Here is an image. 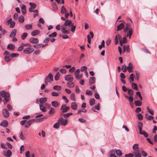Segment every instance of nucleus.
Masks as SVG:
<instances>
[{"label": "nucleus", "instance_id": "774afa93", "mask_svg": "<svg viewBox=\"0 0 157 157\" xmlns=\"http://www.w3.org/2000/svg\"><path fill=\"white\" fill-rule=\"evenodd\" d=\"M125 157H133L134 156L133 154L132 153H130L125 155Z\"/></svg>", "mask_w": 157, "mask_h": 157}, {"label": "nucleus", "instance_id": "8fccbe9b", "mask_svg": "<svg viewBox=\"0 0 157 157\" xmlns=\"http://www.w3.org/2000/svg\"><path fill=\"white\" fill-rule=\"evenodd\" d=\"M36 119H33L32 120H30L28 121L27 123L29 124L30 126L31 124H32L33 122H34L35 121H36Z\"/></svg>", "mask_w": 157, "mask_h": 157}, {"label": "nucleus", "instance_id": "864d4df0", "mask_svg": "<svg viewBox=\"0 0 157 157\" xmlns=\"http://www.w3.org/2000/svg\"><path fill=\"white\" fill-rule=\"evenodd\" d=\"M61 87L60 86L55 85L53 87V89L55 90H61Z\"/></svg>", "mask_w": 157, "mask_h": 157}, {"label": "nucleus", "instance_id": "a211bd4d", "mask_svg": "<svg viewBox=\"0 0 157 157\" xmlns=\"http://www.w3.org/2000/svg\"><path fill=\"white\" fill-rule=\"evenodd\" d=\"M132 29L131 28V25L128 23L126 24L125 27L124 29V32H126L128 31V30L129 29Z\"/></svg>", "mask_w": 157, "mask_h": 157}, {"label": "nucleus", "instance_id": "0eeeda50", "mask_svg": "<svg viewBox=\"0 0 157 157\" xmlns=\"http://www.w3.org/2000/svg\"><path fill=\"white\" fill-rule=\"evenodd\" d=\"M6 97H4V98L3 100V102L4 104L6 105L7 102L10 100V94H7Z\"/></svg>", "mask_w": 157, "mask_h": 157}, {"label": "nucleus", "instance_id": "f03ea898", "mask_svg": "<svg viewBox=\"0 0 157 157\" xmlns=\"http://www.w3.org/2000/svg\"><path fill=\"white\" fill-rule=\"evenodd\" d=\"M63 25L66 26H68L70 27H71V31L72 32H74L76 28V26L73 25L72 23V21L69 19L66 20L63 24Z\"/></svg>", "mask_w": 157, "mask_h": 157}, {"label": "nucleus", "instance_id": "72a5a7b5", "mask_svg": "<svg viewBox=\"0 0 157 157\" xmlns=\"http://www.w3.org/2000/svg\"><path fill=\"white\" fill-rule=\"evenodd\" d=\"M132 87L133 89L135 90H138L137 85L134 82H132Z\"/></svg>", "mask_w": 157, "mask_h": 157}, {"label": "nucleus", "instance_id": "20e7f679", "mask_svg": "<svg viewBox=\"0 0 157 157\" xmlns=\"http://www.w3.org/2000/svg\"><path fill=\"white\" fill-rule=\"evenodd\" d=\"M58 121L59 124H60L63 126H65L67 123V120L66 119H63L62 117L59 118L58 120Z\"/></svg>", "mask_w": 157, "mask_h": 157}, {"label": "nucleus", "instance_id": "c85d7f7f", "mask_svg": "<svg viewBox=\"0 0 157 157\" xmlns=\"http://www.w3.org/2000/svg\"><path fill=\"white\" fill-rule=\"evenodd\" d=\"M132 148L134 151H139L138 145L136 144H134L133 147Z\"/></svg>", "mask_w": 157, "mask_h": 157}, {"label": "nucleus", "instance_id": "b1692460", "mask_svg": "<svg viewBox=\"0 0 157 157\" xmlns=\"http://www.w3.org/2000/svg\"><path fill=\"white\" fill-rule=\"evenodd\" d=\"M124 27V25L122 23H121L117 27V31H119L123 29Z\"/></svg>", "mask_w": 157, "mask_h": 157}, {"label": "nucleus", "instance_id": "79ce46f5", "mask_svg": "<svg viewBox=\"0 0 157 157\" xmlns=\"http://www.w3.org/2000/svg\"><path fill=\"white\" fill-rule=\"evenodd\" d=\"M116 153L117 155L119 156H120L121 155L122 153L120 150H117L116 151Z\"/></svg>", "mask_w": 157, "mask_h": 157}, {"label": "nucleus", "instance_id": "69168bd1", "mask_svg": "<svg viewBox=\"0 0 157 157\" xmlns=\"http://www.w3.org/2000/svg\"><path fill=\"white\" fill-rule=\"evenodd\" d=\"M41 44H39L34 45L33 46L34 48H39L41 47Z\"/></svg>", "mask_w": 157, "mask_h": 157}, {"label": "nucleus", "instance_id": "c9c22d12", "mask_svg": "<svg viewBox=\"0 0 157 157\" xmlns=\"http://www.w3.org/2000/svg\"><path fill=\"white\" fill-rule=\"evenodd\" d=\"M89 102L90 105L91 106H92L94 104L95 102V100L94 98H91Z\"/></svg>", "mask_w": 157, "mask_h": 157}, {"label": "nucleus", "instance_id": "e2e57ef3", "mask_svg": "<svg viewBox=\"0 0 157 157\" xmlns=\"http://www.w3.org/2000/svg\"><path fill=\"white\" fill-rule=\"evenodd\" d=\"M52 7L54 10V11H55L57 10L58 7L56 3H53L52 4Z\"/></svg>", "mask_w": 157, "mask_h": 157}, {"label": "nucleus", "instance_id": "4d7b16f0", "mask_svg": "<svg viewBox=\"0 0 157 157\" xmlns=\"http://www.w3.org/2000/svg\"><path fill=\"white\" fill-rule=\"evenodd\" d=\"M67 12V10L63 6L61 7V12L62 13H64Z\"/></svg>", "mask_w": 157, "mask_h": 157}, {"label": "nucleus", "instance_id": "3c124183", "mask_svg": "<svg viewBox=\"0 0 157 157\" xmlns=\"http://www.w3.org/2000/svg\"><path fill=\"white\" fill-rule=\"evenodd\" d=\"M68 87L70 88H72L74 87V85L73 83L68 82L67 83Z\"/></svg>", "mask_w": 157, "mask_h": 157}, {"label": "nucleus", "instance_id": "ea45409f", "mask_svg": "<svg viewBox=\"0 0 157 157\" xmlns=\"http://www.w3.org/2000/svg\"><path fill=\"white\" fill-rule=\"evenodd\" d=\"M28 35V33H23L21 36V38L22 40H25L27 37Z\"/></svg>", "mask_w": 157, "mask_h": 157}, {"label": "nucleus", "instance_id": "c03bdc74", "mask_svg": "<svg viewBox=\"0 0 157 157\" xmlns=\"http://www.w3.org/2000/svg\"><path fill=\"white\" fill-rule=\"evenodd\" d=\"M121 69L122 70V71L124 72H125L127 71V67L125 64L123 65L121 67Z\"/></svg>", "mask_w": 157, "mask_h": 157}, {"label": "nucleus", "instance_id": "423d86ee", "mask_svg": "<svg viewBox=\"0 0 157 157\" xmlns=\"http://www.w3.org/2000/svg\"><path fill=\"white\" fill-rule=\"evenodd\" d=\"M2 113L4 117L5 118L8 117L10 116L9 112L6 109H3L2 111Z\"/></svg>", "mask_w": 157, "mask_h": 157}, {"label": "nucleus", "instance_id": "4be33fe9", "mask_svg": "<svg viewBox=\"0 0 157 157\" xmlns=\"http://www.w3.org/2000/svg\"><path fill=\"white\" fill-rule=\"evenodd\" d=\"M47 100V97H44V98H41L39 100L41 104H43Z\"/></svg>", "mask_w": 157, "mask_h": 157}, {"label": "nucleus", "instance_id": "5fc2aeb1", "mask_svg": "<svg viewBox=\"0 0 157 157\" xmlns=\"http://www.w3.org/2000/svg\"><path fill=\"white\" fill-rule=\"evenodd\" d=\"M93 92L91 90H86V94L91 95L92 94Z\"/></svg>", "mask_w": 157, "mask_h": 157}, {"label": "nucleus", "instance_id": "473e14b6", "mask_svg": "<svg viewBox=\"0 0 157 157\" xmlns=\"http://www.w3.org/2000/svg\"><path fill=\"white\" fill-rule=\"evenodd\" d=\"M25 27L27 30L32 29V24H27L25 25Z\"/></svg>", "mask_w": 157, "mask_h": 157}, {"label": "nucleus", "instance_id": "f3484780", "mask_svg": "<svg viewBox=\"0 0 157 157\" xmlns=\"http://www.w3.org/2000/svg\"><path fill=\"white\" fill-rule=\"evenodd\" d=\"M71 108L73 110H76L78 108L77 104L75 102H73L71 105Z\"/></svg>", "mask_w": 157, "mask_h": 157}, {"label": "nucleus", "instance_id": "680f3d73", "mask_svg": "<svg viewBox=\"0 0 157 157\" xmlns=\"http://www.w3.org/2000/svg\"><path fill=\"white\" fill-rule=\"evenodd\" d=\"M70 98L73 101H75V94H72L70 95Z\"/></svg>", "mask_w": 157, "mask_h": 157}, {"label": "nucleus", "instance_id": "a18cd8bd", "mask_svg": "<svg viewBox=\"0 0 157 157\" xmlns=\"http://www.w3.org/2000/svg\"><path fill=\"white\" fill-rule=\"evenodd\" d=\"M55 112V110L53 108H51L50 111L49 112V114H54Z\"/></svg>", "mask_w": 157, "mask_h": 157}, {"label": "nucleus", "instance_id": "ddd939ff", "mask_svg": "<svg viewBox=\"0 0 157 157\" xmlns=\"http://www.w3.org/2000/svg\"><path fill=\"white\" fill-rule=\"evenodd\" d=\"M7 48L11 51H13L15 48V45L12 44H9L7 46Z\"/></svg>", "mask_w": 157, "mask_h": 157}, {"label": "nucleus", "instance_id": "09e8293b", "mask_svg": "<svg viewBox=\"0 0 157 157\" xmlns=\"http://www.w3.org/2000/svg\"><path fill=\"white\" fill-rule=\"evenodd\" d=\"M6 145L7 146V148L10 149H11L12 148V146L10 143L7 142L6 144Z\"/></svg>", "mask_w": 157, "mask_h": 157}, {"label": "nucleus", "instance_id": "de8ad7c7", "mask_svg": "<svg viewBox=\"0 0 157 157\" xmlns=\"http://www.w3.org/2000/svg\"><path fill=\"white\" fill-rule=\"evenodd\" d=\"M60 76L59 73L58 72L56 74L55 76V79L56 80H58L59 79V77Z\"/></svg>", "mask_w": 157, "mask_h": 157}, {"label": "nucleus", "instance_id": "bb28decb", "mask_svg": "<svg viewBox=\"0 0 157 157\" xmlns=\"http://www.w3.org/2000/svg\"><path fill=\"white\" fill-rule=\"evenodd\" d=\"M95 79L94 77H91L89 80V84L90 85L94 84L95 82Z\"/></svg>", "mask_w": 157, "mask_h": 157}, {"label": "nucleus", "instance_id": "338daca9", "mask_svg": "<svg viewBox=\"0 0 157 157\" xmlns=\"http://www.w3.org/2000/svg\"><path fill=\"white\" fill-rule=\"evenodd\" d=\"M15 25V22L14 21H13L10 23V28H13L14 27Z\"/></svg>", "mask_w": 157, "mask_h": 157}, {"label": "nucleus", "instance_id": "bf43d9fd", "mask_svg": "<svg viewBox=\"0 0 157 157\" xmlns=\"http://www.w3.org/2000/svg\"><path fill=\"white\" fill-rule=\"evenodd\" d=\"M72 113H66V114H65L64 115V117L65 118H68L69 116H70L72 115Z\"/></svg>", "mask_w": 157, "mask_h": 157}, {"label": "nucleus", "instance_id": "aec40b11", "mask_svg": "<svg viewBox=\"0 0 157 157\" xmlns=\"http://www.w3.org/2000/svg\"><path fill=\"white\" fill-rule=\"evenodd\" d=\"M133 153L134 154L135 157H141V155L139 150L134 151Z\"/></svg>", "mask_w": 157, "mask_h": 157}, {"label": "nucleus", "instance_id": "58836bf2", "mask_svg": "<svg viewBox=\"0 0 157 157\" xmlns=\"http://www.w3.org/2000/svg\"><path fill=\"white\" fill-rule=\"evenodd\" d=\"M136 117H137V118L139 120H141L143 119V116L141 113H139V114H138L136 116Z\"/></svg>", "mask_w": 157, "mask_h": 157}, {"label": "nucleus", "instance_id": "e433bc0d", "mask_svg": "<svg viewBox=\"0 0 157 157\" xmlns=\"http://www.w3.org/2000/svg\"><path fill=\"white\" fill-rule=\"evenodd\" d=\"M134 103L135 105L137 106H140L142 105V103L139 101H135Z\"/></svg>", "mask_w": 157, "mask_h": 157}, {"label": "nucleus", "instance_id": "a878e982", "mask_svg": "<svg viewBox=\"0 0 157 157\" xmlns=\"http://www.w3.org/2000/svg\"><path fill=\"white\" fill-rule=\"evenodd\" d=\"M80 73V70L79 69H77L75 72V77L77 79V78H78L79 75Z\"/></svg>", "mask_w": 157, "mask_h": 157}, {"label": "nucleus", "instance_id": "f704fd0d", "mask_svg": "<svg viewBox=\"0 0 157 157\" xmlns=\"http://www.w3.org/2000/svg\"><path fill=\"white\" fill-rule=\"evenodd\" d=\"M136 74V79L138 81L140 78V74L139 72L137 71H135Z\"/></svg>", "mask_w": 157, "mask_h": 157}, {"label": "nucleus", "instance_id": "0e129e2a", "mask_svg": "<svg viewBox=\"0 0 157 157\" xmlns=\"http://www.w3.org/2000/svg\"><path fill=\"white\" fill-rule=\"evenodd\" d=\"M47 77H48V78L51 81H52L53 80V76L52 74H49Z\"/></svg>", "mask_w": 157, "mask_h": 157}, {"label": "nucleus", "instance_id": "39448f33", "mask_svg": "<svg viewBox=\"0 0 157 157\" xmlns=\"http://www.w3.org/2000/svg\"><path fill=\"white\" fill-rule=\"evenodd\" d=\"M70 109L69 107H67L65 104L63 105L60 108V110L62 111L63 113H66Z\"/></svg>", "mask_w": 157, "mask_h": 157}, {"label": "nucleus", "instance_id": "37998d69", "mask_svg": "<svg viewBox=\"0 0 157 157\" xmlns=\"http://www.w3.org/2000/svg\"><path fill=\"white\" fill-rule=\"evenodd\" d=\"M105 41L104 40H102L101 44L99 45L98 48L100 49H101L102 47H104L105 46Z\"/></svg>", "mask_w": 157, "mask_h": 157}, {"label": "nucleus", "instance_id": "393cba45", "mask_svg": "<svg viewBox=\"0 0 157 157\" xmlns=\"http://www.w3.org/2000/svg\"><path fill=\"white\" fill-rule=\"evenodd\" d=\"M61 31L62 33L64 34H67L69 33V32L66 30L65 28L64 27H62L61 28Z\"/></svg>", "mask_w": 157, "mask_h": 157}, {"label": "nucleus", "instance_id": "5701e85b", "mask_svg": "<svg viewBox=\"0 0 157 157\" xmlns=\"http://www.w3.org/2000/svg\"><path fill=\"white\" fill-rule=\"evenodd\" d=\"M26 45V44L22 43L21 45L18 48L17 50L19 51H22L24 48V49Z\"/></svg>", "mask_w": 157, "mask_h": 157}, {"label": "nucleus", "instance_id": "49530a36", "mask_svg": "<svg viewBox=\"0 0 157 157\" xmlns=\"http://www.w3.org/2000/svg\"><path fill=\"white\" fill-rule=\"evenodd\" d=\"M138 127L139 129V130L141 131L143 127V123L141 122H139L138 125Z\"/></svg>", "mask_w": 157, "mask_h": 157}, {"label": "nucleus", "instance_id": "9b49d317", "mask_svg": "<svg viewBox=\"0 0 157 157\" xmlns=\"http://www.w3.org/2000/svg\"><path fill=\"white\" fill-rule=\"evenodd\" d=\"M29 41L33 44H37L39 43V40L37 38H31L29 39Z\"/></svg>", "mask_w": 157, "mask_h": 157}, {"label": "nucleus", "instance_id": "052dcab7", "mask_svg": "<svg viewBox=\"0 0 157 157\" xmlns=\"http://www.w3.org/2000/svg\"><path fill=\"white\" fill-rule=\"evenodd\" d=\"M136 94L139 97L140 99L141 100H142L143 98L141 95L140 92L139 91L137 92Z\"/></svg>", "mask_w": 157, "mask_h": 157}, {"label": "nucleus", "instance_id": "dca6fc26", "mask_svg": "<svg viewBox=\"0 0 157 157\" xmlns=\"http://www.w3.org/2000/svg\"><path fill=\"white\" fill-rule=\"evenodd\" d=\"M17 30L16 29H14L12 31L10 34V38H12L15 37L17 33Z\"/></svg>", "mask_w": 157, "mask_h": 157}, {"label": "nucleus", "instance_id": "13d9d810", "mask_svg": "<svg viewBox=\"0 0 157 157\" xmlns=\"http://www.w3.org/2000/svg\"><path fill=\"white\" fill-rule=\"evenodd\" d=\"M57 35V33L56 32L53 33L52 34H49L48 35L49 37H56Z\"/></svg>", "mask_w": 157, "mask_h": 157}, {"label": "nucleus", "instance_id": "9d476101", "mask_svg": "<svg viewBox=\"0 0 157 157\" xmlns=\"http://www.w3.org/2000/svg\"><path fill=\"white\" fill-rule=\"evenodd\" d=\"M133 67L131 63H129L128 66L127 67V70L129 73L132 72L133 71Z\"/></svg>", "mask_w": 157, "mask_h": 157}, {"label": "nucleus", "instance_id": "4468645a", "mask_svg": "<svg viewBox=\"0 0 157 157\" xmlns=\"http://www.w3.org/2000/svg\"><path fill=\"white\" fill-rule=\"evenodd\" d=\"M7 94H10L4 90H2L0 92V95L2 98L6 97Z\"/></svg>", "mask_w": 157, "mask_h": 157}, {"label": "nucleus", "instance_id": "6ab92c4d", "mask_svg": "<svg viewBox=\"0 0 157 157\" xmlns=\"http://www.w3.org/2000/svg\"><path fill=\"white\" fill-rule=\"evenodd\" d=\"M40 33V31L38 30H36L33 31L31 33V35L33 36H35L39 34Z\"/></svg>", "mask_w": 157, "mask_h": 157}, {"label": "nucleus", "instance_id": "412c9836", "mask_svg": "<svg viewBox=\"0 0 157 157\" xmlns=\"http://www.w3.org/2000/svg\"><path fill=\"white\" fill-rule=\"evenodd\" d=\"M119 40H121V36L119 34L118 35H116L115 36V44H117L118 43V37Z\"/></svg>", "mask_w": 157, "mask_h": 157}, {"label": "nucleus", "instance_id": "6e6d98bb", "mask_svg": "<svg viewBox=\"0 0 157 157\" xmlns=\"http://www.w3.org/2000/svg\"><path fill=\"white\" fill-rule=\"evenodd\" d=\"M60 124L58 121L53 125V128H58L59 127Z\"/></svg>", "mask_w": 157, "mask_h": 157}, {"label": "nucleus", "instance_id": "603ef678", "mask_svg": "<svg viewBox=\"0 0 157 157\" xmlns=\"http://www.w3.org/2000/svg\"><path fill=\"white\" fill-rule=\"evenodd\" d=\"M19 56V54L17 53H12L10 55V57H17Z\"/></svg>", "mask_w": 157, "mask_h": 157}, {"label": "nucleus", "instance_id": "2eb2a0df", "mask_svg": "<svg viewBox=\"0 0 157 157\" xmlns=\"http://www.w3.org/2000/svg\"><path fill=\"white\" fill-rule=\"evenodd\" d=\"M21 10L22 14L25 15L26 13V7L25 5L23 4L21 6Z\"/></svg>", "mask_w": 157, "mask_h": 157}, {"label": "nucleus", "instance_id": "4c0bfd02", "mask_svg": "<svg viewBox=\"0 0 157 157\" xmlns=\"http://www.w3.org/2000/svg\"><path fill=\"white\" fill-rule=\"evenodd\" d=\"M29 5L30 6L31 8H32L34 9H35L36 7V5L33 3L29 2Z\"/></svg>", "mask_w": 157, "mask_h": 157}, {"label": "nucleus", "instance_id": "7c9ffc66", "mask_svg": "<svg viewBox=\"0 0 157 157\" xmlns=\"http://www.w3.org/2000/svg\"><path fill=\"white\" fill-rule=\"evenodd\" d=\"M19 22L20 23H23L24 21V17L23 16L21 15L18 18Z\"/></svg>", "mask_w": 157, "mask_h": 157}, {"label": "nucleus", "instance_id": "2f4dec72", "mask_svg": "<svg viewBox=\"0 0 157 157\" xmlns=\"http://www.w3.org/2000/svg\"><path fill=\"white\" fill-rule=\"evenodd\" d=\"M126 50L127 52H129L130 51L129 46V45H127L126 46L124 45L123 46V51H125Z\"/></svg>", "mask_w": 157, "mask_h": 157}, {"label": "nucleus", "instance_id": "1a4fd4ad", "mask_svg": "<svg viewBox=\"0 0 157 157\" xmlns=\"http://www.w3.org/2000/svg\"><path fill=\"white\" fill-rule=\"evenodd\" d=\"M65 79L68 82H71L73 80V78L71 75H67L65 76Z\"/></svg>", "mask_w": 157, "mask_h": 157}, {"label": "nucleus", "instance_id": "a19ab883", "mask_svg": "<svg viewBox=\"0 0 157 157\" xmlns=\"http://www.w3.org/2000/svg\"><path fill=\"white\" fill-rule=\"evenodd\" d=\"M128 93L129 95L132 96L134 94V91L132 89H128Z\"/></svg>", "mask_w": 157, "mask_h": 157}, {"label": "nucleus", "instance_id": "f8f14e48", "mask_svg": "<svg viewBox=\"0 0 157 157\" xmlns=\"http://www.w3.org/2000/svg\"><path fill=\"white\" fill-rule=\"evenodd\" d=\"M8 123L7 121L4 120L0 124V126H3L4 127H7L8 125Z\"/></svg>", "mask_w": 157, "mask_h": 157}, {"label": "nucleus", "instance_id": "cd10ccee", "mask_svg": "<svg viewBox=\"0 0 157 157\" xmlns=\"http://www.w3.org/2000/svg\"><path fill=\"white\" fill-rule=\"evenodd\" d=\"M52 105L55 107H57L59 105V104L58 102L56 101H52L51 102Z\"/></svg>", "mask_w": 157, "mask_h": 157}, {"label": "nucleus", "instance_id": "6e6552de", "mask_svg": "<svg viewBox=\"0 0 157 157\" xmlns=\"http://www.w3.org/2000/svg\"><path fill=\"white\" fill-rule=\"evenodd\" d=\"M124 32L127 33V34L126 36L127 37H129V39H130L131 38V36H132L133 33V31L132 29H129L127 31Z\"/></svg>", "mask_w": 157, "mask_h": 157}, {"label": "nucleus", "instance_id": "c756f323", "mask_svg": "<svg viewBox=\"0 0 157 157\" xmlns=\"http://www.w3.org/2000/svg\"><path fill=\"white\" fill-rule=\"evenodd\" d=\"M40 109L43 112H45L46 111V107L43 106V104H40L39 105Z\"/></svg>", "mask_w": 157, "mask_h": 157}, {"label": "nucleus", "instance_id": "f257e3e1", "mask_svg": "<svg viewBox=\"0 0 157 157\" xmlns=\"http://www.w3.org/2000/svg\"><path fill=\"white\" fill-rule=\"evenodd\" d=\"M25 47L23 50V52L25 54L31 53L34 51L33 48L31 47L32 45L29 43L26 44Z\"/></svg>", "mask_w": 157, "mask_h": 157}, {"label": "nucleus", "instance_id": "7ed1b4c3", "mask_svg": "<svg viewBox=\"0 0 157 157\" xmlns=\"http://www.w3.org/2000/svg\"><path fill=\"white\" fill-rule=\"evenodd\" d=\"M4 155L6 157H10L12 155V152L10 149H8L7 151L4 150L3 151Z\"/></svg>", "mask_w": 157, "mask_h": 157}]
</instances>
